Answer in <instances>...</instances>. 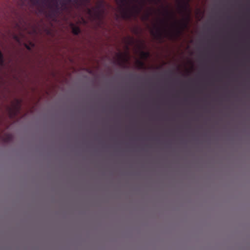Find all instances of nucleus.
Returning a JSON list of instances; mask_svg holds the SVG:
<instances>
[{"label": "nucleus", "mask_w": 250, "mask_h": 250, "mask_svg": "<svg viewBox=\"0 0 250 250\" xmlns=\"http://www.w3.org/2000/svg\"><path fill=\"white\" fill-rule=\"evenodd\" d=\"M125 43V51L123 52H119L116 53L114 58V62L118 65L123 67H128L130 65V53L129 46H137L138 51H136V53H138V55L142 60H146L149 56L148 52H144L141 50V44L139 41L135 39L131 36H126L123 39Z\"/></svg>", "instance_id": "f257e3e1"}, {"label": "nucleus", "mask_w": 250, "mask_h": 250, "mask_svg": "<svg viewBox=\"0 0 250 250\" xmlns=\"http://www.w3.org/2000/svg\"><path fill=\"white\" fill-rule=\"evenodd\" d=\"M154 28L155 30L150 31V34L155 40L159 41L165 38L170 40H176L183 32L173 23L171 24V28L168 30L166 28L162 30L159 27H154Z\"/></svg>", "instance_id": "f03ea898"}, {"label": "nucleus", "mask_w": 250, "mask_h": 250, "mask_svg": "<svg viewBox=\"0 0 250 250\" xmlns=\"http://www.w3.org/2000/svg\"><path fill=\"white\" fill-rule=\"evenodd\" d=\"M164 10L163 15L168 18L169 19L174 20L173 23L177 26L180 29L184 31L188 27V21H189V13L185 17L180 20H175V15L173 11L169 10L167 7H162Z\"/></svg>", "instance_id": "7ed1b4c3"}, {"label": "nucleus", "mask_w": 250, "mask_h": 250, "mask_svg": "<svg viewBox=\"0 0 250 250\" xmlns=\"http://www.w3.org/2000/svg\"><path fill=\"white\" fill-rule=\"evenodd\" d=\"M103 8L98 5L92 8H87V13L90 18L92 19H99L103 14Z\"/></svg>", "instance_id": "20e7f679"}, {"label": "nucleus", "mask_w": 250, "mask_h": 250, "mask_svg": "<svg viewBox=\"0 0 250 250\" xmlns=\"http://www.w3.org/2000/svg\"><path fill=\"white\" fill-rule=\"evenodd\" d=\"M118 7L121 11V14L124 18H129L131 17L132 14L131 12L127 8L125 5L126 3V0H115Z\"/></svg>", "instance_id": "39448f33"}, {"label": "nucleus", "mask_w": 250, "mask_h": 250, "mask_svg": "<svg viewBox=\"0 0 250 250\" xmlns=\"http://www.w3.org/2000/svg\"><path fill=\"white\" fill-rule=\"evenodd\" d=\"M21 109V101L19 99H16L15 103L12 104V107L9 108L10 116L11 117L17 115Z\"/></svg>", "instance_id": "423d86ee"}, {"label": "nucleus", "mask_w": 250, "mask_h": 250, "mask_svg": "<svg viewBox=\"0 0 250 250\" xmlns=\"http://www.w3.org/2000/svg\"><path fill=\"white\" fill-rule=\"evenodd\" d=\"M184 67L187 73H190L193 70V64L190 60H187L184 63Z\"/></svg>", "instance_id": "0eeeda50"}, {"label": "nucleus", "mask_w": 250, "mask_h": 250, "mask_svg": "<svg viewBox=\"0 0 250 250\" xmlns=\"http://www.w3.org/2000/svg\"><path fill=\"white\" fill-rule=\"evenodd\" d=\"M190 0H187L186 2H184L183 3H179L178 6V10L180 13H182L184 11H186L188 7V2Z\"/></svg>", "instance_id": "6e6552de"}, {"label": "nucleus", "mask_w": 250, "mask_h": 250, "mask_svg": "<svg viewBox=\"0 0 250 250\" xmlns=\"http://www.w3.org/2000/svg\"><path fill=\"white\" fill-rule=\"evenodd\" d=\"M134 65H135V66L136 67V68H137L138 69L145 68V62L141 59H136V60L135 61Z\"/></svg>", "instance_id": "1a4fd4ad"}, {"label": "nucleus", "mask_w": 250, "mask_h": 250, "mask_svg": "<svg viewBox=\"0 0 250 250\" xmlns=\"http://www.w3.org/2000/svg\"><path fill=\"white\" fill-rule=\"evenodd\" d=\"M132 10L136 14H138L141 11V9L138 7L136 4H134L132 7Z\"/></svg>", "instance_id": "9d476101"}, {"label": "nucleus", "mask_w": 250, "mask_h": 250, "mask_svg": "<svg viewBox=\"0 0 250 250\" xmlns=\"http://www.w3.org/2000/svg\"><path fill=\"white\" fill-rule=\"evenodd\" d=\"M72 32L75 35H78L80 32V29L78 27L73 26Z\"/></svg>", "instance_id": "9b49d317"}, {"label": "nucleus", "mask_w": 250, "mask_h": 250, "mask_svg": "<svg viewBox=\"0 0 250 250\" xmlns=\"http://www.w3.org/2000/svg\"><path fill=\"white\" fill-rule=\"evenodd\" d=\"M90 2V0H82L81 1V4L83 5H87Z\"/></svg>", "instance_id": "f8f14e48"}, {"label": "nucleus", "mask_w": 250, "mask_h": 250, "mask_svg": "<svg viewBox=\"0 0 250 250\" xmlns=\"http://www.w3.org/2000/svg\"><path fill=\"white\" fill-rule=\"evenodd\" d=\"M150 14L151 13L150 12H148L146 14L144 15L142 17V20H147L148 19L149 16H150Z\"/></svg>", "instance_id": "ddd939ff"}, {"label": "nucleus", "mask_w": 250, "mask_h": 250, "mask_svg": "<svg viewBox=\"0 0 250 250\" xmlns=\"http://www.w3.org/2000/svg\"><path fill=\"white\" fill-rule=\"evenodd\" d=\"M30 0L31 1V2L32 3L34 4H38L41 1V0Z\"/></svg>", "instance_id": "4468645a"}, {"label": "nucleus", "mask_w": 250, "mask_h": 250, "mask_svg": "<svg viewBox=\"0 0 250 250\" xmlns=\"http://www.w3.org/2000/svg\"><path fill=\"white\" fill-rule=\"evenodd\" d=\"M150 2H154L156 4L160 2L161 0H149Z\"/></svg>", "instance_id": "2eb2a0df"}, {"label": "nucleus", "mask_w": 250, "mask_h": 250, "mask_svg": "<svg viewBox=\"0 0 250 250\" xmlns=\"http://www.w3.org/2000/svg\"><path fill=\"white\" fill-rule=\"evenodd\" d=\"M11 138H12V136L11 135H10V134L7 135V137H6L7 141L11 140Z\"/></svg>", "instance_id": "dca6fc26"}, {"label": "nucleus", "mask_w": 250, "mask_h": 250, "mask_svg": "<svg viewBox=\"0 0 250 250\" xmlns=\"http://www.w3.org/2000/svg\"><path fill=\"white\" fill-rule=\"evenodd\" d=\"M50 0H44V2L45 4H47L48 5V6H50V4L49 3V1Z\"/></svg>", "instance_id": "f3484780"}, {"label": "nucleus", "mask_w": 250, "mask_h": 250, "mask_svg": "<svg viewBox=\"0 0 250 250\" xmlns=\"http://www.w3.org/2000/svg\"><path fill=\"white\" fill-rule=\"evenodd\" d=\"M164 21H165L164 20H161L160 22H161V23H163L164 22Z\"/></svg>", "instance_id": "a211bd4d"}]
</instances>
